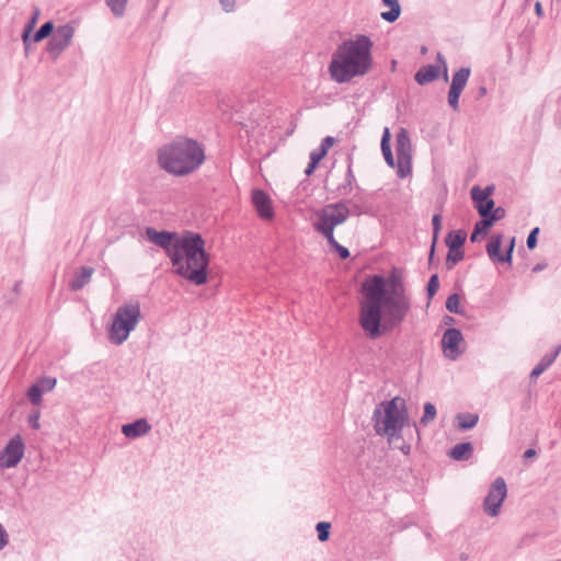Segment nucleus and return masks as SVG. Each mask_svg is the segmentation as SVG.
I'll use <instances>...</instances> for the list:
<instances>
[{
  "label": "nucleus",
  "instance_id": "7ed1b4c3",
  "mask_svg": "<svg viewBox=\"0 0 561 561\" xmlns=\"http://www.w3.org/2000/svg\"><path fill=\"white\" fill-rule=\"evenodd\" d=\"M209 254L202 236L193 231L178 234V275L196 286L208 279Z\"/></svg>",
  "mask_w": 561,
  "mask_h": 561
},
{
  "label": "nucleus",
  "instance_id": "e433bc0d",
  "mask_svg": "<svg viewBox=\"0 0 561 561\" xmlns=\"http://www.w3.org/2000/svg\"><path fill=\"white\" fill-rule=\"evenodd\" d=\"M494 224L491 221V219L485 216V217H481V220L477 221L476 225H474V228L476 229V233H483V234H486L489 229L493 226Z\"/></svg>",
  "mask_w": 561,
  "mask_h": 561
},
{
  "label": "nucleus",
  "instance_id": "393cba45",
  "mask_svg": "<svg viewBox=\"0 0 561 561\" xmlns=\"http://www.w3.org/2000/svg\"><path fill=\"white\" fill-rule=\"evenodd\" d=\"M382 4L385 7H389L390 10L382 12L380 14L381 19L389 23L397 21L401 14V7L399 4V0H382Z\"/></svg>",
  "mask_w": 561,
  "mask_h": 561
},
{
  "label": "nucleus",
  "instance_id": "c756f323",
  "mask_svg": "<svg viewBox=\"0 0 561 561\" xmlns=\"http://www.w3.org/2000/svg\"><path fill=\"white\" fill-rule=\"evenodd\" d=\"M432 226H433V243L430 251V261L433 259L434 251H435V243L438 239V234L442 230V216L440 214H435L432 218Z\"/></svg>",
  "mask_w": 561,
  "mask_h": 561
},
{
  "label": "nucleus",
  "instance_id": "f8f14e48",
  "mask_svg": "<svg viewBox=\"0 0 561 561\" xmlns=\"http://www.w3.org/2000/svg\"><path fill=\"white\" fill-rule=\"evenodd\" d=\"M436 61V65L423 66L415 72L414 79L419 84L424 85L436 80L439 77L440 70H443L444 80L448 81V68L442 53H437Z\"/></svg>",
  "mask_w": 561,
  "mask_h": 561
},
{
  "label": "nucleus",
  "instance_id": "864d4df0",
  "mask_svg": "<svg viewBox=\"0 0 561 561\" xmlns=\"http://www.w3.org/2000/svg\"><path fill=\"white\" fill-rule=\"evenodd\" d=\"M535 11H536L537 15H539V16H541V15H542V13H543V11H542V5H541V3H540V2H538V1H537V2H536V4H535Z\"/></svg>",
  "mask_w": 561,
  "mask_h": 561
},
{
  "label": "nucleus",
  "instance_id": "4468645a",
  "mask_svg": "<svg viewBox=\"0 0 561 561\" xmlns=\"http://www.w3.org/2000/svg\"><path fill=\"white\" fill-rule=\"evenodd\" d=\"M463 343V336L459 329H447L442 337V348L445 357L456 360L463 352L460 347Z\"/></svg>",
  "mask_w": 561,
  "mask_h": 561
},
{
  "label": "nucleus",
  "instance_id": "39448f33",
  "mask_svg": "<svg viewBox=\"0 0 561 561\" xmlns=\"http://www.w3.org/2000/svg\"><path fill=\"white\" fill-rule=\"evenodd\" d=\"M350 208L346 203L341 201L333 204H328L316 213V221L313 222L314 230L322 234L331 250L335 252L342 260L350 257L351 253L347 248L340 244L334 238V229L336 226L342 225L350 217Z\"/></svg>",
  "mask_w": 561,
  "mask_h": 561
},
{
  "label": "nucleus",
  "instance_id": "473e14b6",
  "mask_svg": "<svg viewBox=\"0 0 561 561\" xmlns=\"http://www.w3.org/2000/svg\"><path fill=\"white\" fill-rule=\"evenodd\" d=\"M463 259V251L460 249H448L447 257H446V268L453 270L454 266L462 261Z\"/></svg>",
  "mask_w": 561,
  "mask_h": 561
},
{
  "label": "nucleus",
  "instance_id": "5fc2aeb1",
  "mask_svg": "<svg viewBox=\"0 0 561 561\" xmlns=\"http://www.w3.org/2000/svg\"><path fill=\"white\" fill-rule=\"evenodd\" d=\"M480 233H476V229H473V231L471 232V236H470V241L471 242H477L478 241V236Z\"/></svg>",
  "mask_w": 561,
  "mask_h": 561
},
{
  "label": "nucleus",
  "instance_id": "37998d69",
  "mask_svg": "<svg viewBox=\"0 0 561 561\" xmlns=\"http://www.w3.org/2000/svg\"><path fill=\"white\" fill-rule=\"evenodd\" d=\"M33 30H31L30 27H25L24 26V30L22 32V42H23V45H24V50H25V54L27 55V45L31 44V42H33L31 39V33H32Z\"/></svg>",
  "mask_w": 561,
  "mask_h": 561
},
{
  "label": "nucleus",
  "instance_id": "bb28decb",
  "mask_svg": "<svg viewBox=\"0 0 561 561\" xmlns=\"http://www.w3.org/2000/svg\"><path fill=\"white\" fill-rule=\"evenodd\" d=\"M355 183H356V179H355V175L352 170V162L350 161L347 170H346V174H345V181L343 184H341L337 187L339 193L341 195H346V194L351 193Z\"/></svg>",
  "mask_w": 561,
  "mask_h": 561
},
{
  "label": "nucleus",
  "instance_id": "a878e982",
  "mask_svg": "<svg viewBox=\"0 0 561 561\" xmlns=\"http://www.w3.org/2000/svg\"><path fill=\"white\" fill-rule=\"evenodd\" d=\"M466 238L465 231H450L446 237V245L448 249H460L466 242Z\"/></svg>",
  "mask_w": 561,
  "mask_h": 561
},
{
  "label": "nucleus",
  "instance_id": "cd10ccee",
  "mask_svg": "<svg viewBox=\"0 0 561 561\" xmlns=\"http://www.w3.org/2000/svg\"><path fill=\"white\" fill-rule=\"evenodd\" d=\"M457 419L459 421L458 426L460 430H471L479 421L478 414L473 413H460L457 415Z\"/></svg>",
  "mask_w": 561,
  "mask_h": 561
},
{
  "label": "nucleus",
  "instance_id": "4c0bfd02",
  "mask_svg": "<svg viewBox=\"0 0 561 561\" xmlns=\"http://www.w3.org/2000/svg\"><path fill=\"white\" fill-rule=\"evenodd\" d=\"M439 288V279L437 274H433L427 283V296L433 298Z\"/></svg>",
  "mask_w": 561,
  "mask_h": 561
},
{
  "label": "nucleus",
  "instance_id": "72a5a7b5",
  "mask_svg": "<svg viewBox=\"0 0 561 561\" xmlns=\"http://www.w3.org/2000/svg\"><path fill=\"white\" fill-rule=\"evenodd\" d=\"M437 411L433 403L425 402L424 403V412L422 417L420 419V424L423 426H427L430 422H432L436 417Z\"/></svg>",
  "mask_w": 561,
  "mask_h": 561
},
{
  "label": "nucleus",
  "instance_id": "a19ab883",
  "mask_svg": "<svg viewBox=\"0 0 561 561\" xmlns=\"http://www.w3.org/2000/svg\"><path fill=\"white\" fill-rule=\"evenodd\" d=\"M505 216V209L503 207H494L488 217L491 219L493 224H495L497 220H501Z\"/></svg>",
  "mask_w": 561,
  "mask_h": 561
},
{
  "label": "nucleus",
  "instance_id": "3c124183",
  "mask_svg": "<svg viewBox=\"0 0 561 561\" xmlns=\"http://www.w3.org/2000/svg\"><path fill=\"white\" fill-rule=\"evenodd\" d=\"M547 267V263H537L533 268V273H539L541 271H543L545 268Z\"/></svg>",
  "mask_w": 561,
  "mask_h": 561
},
{
  "label": "nucleus",
  "instance_id": "ea45409f",
  "mask_svg": "<svg viewBox=\"0 0 561 561\" xmlns=\"http://www.w3.org/2000/svg\"><path fill=\"white\" fill-rule=\"evenodd\" d=\"M39 416H41V413L38 410H35L33 411L32 413H30L28 417H27V422H28V425L33 428V430H38L41 427V424H39Z\"/></svg>",
  "mask_w": 561,
  "mask_h": 561
},
{
  "label": "nucleus",
  "instance_id": "7c9ffc66",
  "mask_svg": "<svg viewBox=\"0 0 561 561\" xmlns=\"http://www.w3.org/2000/svg\"><path fill=\"white\" fill-rule=\"evenodd\" d=\"M55 25L51 21L45 22L33 35L32 41L38 43L48 37L54 32Z\"/></svg>",
  "mask_w": 561,
  "mask_h": 561
},
{
  "label": "nucleus",
  "instance_id": "4be33fe9",
  "mask_svg": "<svg viewBox=\"0 0 561 561\" xmlns=\"http://www.w3.org/2000/svg\"><path fill=\"white\" fill-rule=\"evenodd\" d=\"M94 270L89 266L81 267L80 272L69 283V288L72 291H78L88 285L92 278Z\"/></svg>",
  "mask_w": 561,
  "mask_h": 561
},
{
  "label": "nucleus",
  "instance_id": "13d9d810",
  "mask_svg": "<svg viewBox=\"0 0 561 561\" xmlns=\"http://www.w3.org/2000/svg\"><path fill=\"white\" fill-rule=\"evenodd\" d=\"M363 211L359 209L358 206H354V214L355 215H360Z\"/></svg>",
  "mask_w": 561,
  "mask_h": 561
},
{
  "label": "nucleus",
  "instance_id": "6e6552de",
  "mask_svg": "<svg viewBox=\"0 0 561 561\" xmlns=\"http://www.w3.org/2000/svg\"><path fill=\"white\" fill-rule=\"evenodd\" d=\"M411 139L407 129L401 128L396 136L397 174L407 178L412 170Z\"/></svg>",
  "mask_w": 561,
  "mask_h": 561
},
{
  "label": "nucleus",
  "instance_id": "8fccbe9b",
  "mask_svg": "<svg viewBox=\"0 0 561 561\" xmlns=\"http://www.w3.org/2000/svg\"><path fill=\"white\" fill-rule=\"evenodd\" d=\"M317 165H318V163L310 159V161L305 170V173L307 175H311L313 173L314 169L317 168Z\"/></svg>",
  "mask_w": 561,
  "mask_h": 561
},
{
  "label": "nucleus",
  "instance_id": "c9c22d12",
  "mask_svg": "<svg viewBox=\"0 0 561 561\" xmlns=\"http://www.w3.org/2000/svg\"><path fill=\"white\" fill-rule=\"evenodd\" d=\"M330 528H331V524L328 523V522H319L316 525V530L318 533L319 541L324 542V541H327L329 539V537H330Z\"/></svg>",
  "mask_w": 561,
  "mask_h": 561
},
{
  "label": "nucleus",
  "instance_id": "6ab92c4d",
  "mask_svg": "<svg viewBox=\"0 0 561 561\" xmlns=\"http://www.w3.org/2000/svg\"><path fill=\"white\" fill-rule=\"evenodd\" d=\"M159 167L170 174H175V144L170 142L158 150Z\"/></svg>",
  "mask_w": 561,
  "mask_h": 561
},
{
  "label": "nucleus",
  "instance_id": "aec40b11",
  "mask_svg": "<svg viewBox=\"0 0 561 561\" xmlns=\"http://www.w3.org/2000/svg\"><path fill=\"white\" fill-rule=\"evenodd\" d=\"M151 430V425L146 419H138L131 423L122 426V433L129 439H136L147 435Z\"/></svg>",
  "mask_w": 561,
  "mask_h": 561
},
{
  "label": "nucleus",
  "instance_id": "a211bd4d",
  "mask_svg": "<svg viewBox=\"0 0 561 561\" xmlns=\"http://www.w3.org/2000/svg\"><path fill=\"white\" fill-rule=\"evenodd\" d=\"M252 203L261 218L272 219L274 217L272 201L263 190L255 188L252 191Z\"/></svg>",
  "mask_w": 561,
  "mask_h": 561
},
{
  "label": "nucleus",
  "instance_id": "0eeeda50",
  "mask_svg": "<svg viewBox=\"0 0 561 561\" xmlns=\"http://www.w3.org/2000/svg\"><path fill=\"white\" fill-rule=\"evenodd\" d=\"M140 319V309L138 305H124L119 307L108 329V340L115 345L124 343L129 333L136 328Z\"/></svg>",
  "mask_w": 561,
  "mask_h": 561
},
{
  "label": "nucleus",
  "instance_id": "c03bdc74",
  "mask_svg": "<svg viewBox=\"0 0 561 561\" xmlns=\"http://www.w3.org/2000/svg\"><path fill=\"white\" fill-rule=\"evenodd\" d=\"M56 386V379L55 378H44L41 380L39 387L43 388V391H49L54 389Z\"/></svg>",
  "mask_w": 561,
  "mask_h": 561
},
{
  "label": "nucleus",
  "instance_id": "9d476101",
  "mask_svg": "<svg viewBox=\"0 0 561 561\" xmlns=\"http://www.w3.org/2000/svg\"><path fill=\"white\" fill-rule=\"evenodd\" d=\"M506 494L507 488L504 479L501 477L496 478L491 484L489 492L483 501L484 512L491 517L497 516Z\"/></svg>",
  "mask_w": 561,
  "mask_h": 561
},
{
  "label": "nucleus",
  "instance_id": "20e7f679",
  "mask_svg": "<svg viewBox=\"0 0 561 561\" xmlns=\"http://www.w3.org/2000/svg\"><path fill=\"white\" fill-rule=\"evenodd\" d=\"M405 400L394 397L389 401L380 402L374 410L371 422L377 435L386 436L389 442L399 438L408 422Z\"/></svg>",
  "mask_w": 561,
  "mask_h": 561
},
{
  "label": "nucleus",
  "instance_id": "5701e85b",
  "mask_svg": "<svg viewBox=\"0 0 561 561\" xmlns=\"http://www.w3.org/2000/svg\"><path fill=\"white\" fill-rule=\"evenodd\" d=\"M390 131H389V128L386 127L383 129V134H382V137H381V151H382V156L385 158V161L387 162V164L390 167V168H394L397 165V162L394 161V158H393V154H392V151H391V147H390Z\"/></svg>",
  "mask_w": 561,
  "mask_h": 561
},
{
  "label": "nucleus",
  "instance_id": "603ef678",
  "mask_svg": "<svg viewBox=\"0 0 561 561\" xmlns=\"http://www.w3.org/2000/svg\"><path fill=\"white\" fill-rule=\"evenodd\" d=\"M536 456V450L533 449V448H529L527 449L525 453H524V457L525 458H531V457H535Z\"/></svg>",
  "mask_w": 561,
  "mask_h": 561
},
{
  "label": "nucleus",
  "instance_id": "423d86ee",
  "mask_svg": "<svg viewBox=\"0 0 561 561\" xmlns=\"http://www.w3.org/2000/svg\"><path fill=\"white\" fill-rule=\"evenodd\" d=\"M206 160L204 146L196 139L178 136V176L196 171Z\"/></svg>",
  "mask_w": 561,
  "mask_h": 561
},
{
  "label": "nucleus",
  "instance_id": "9b49d317",
  "mask_svg": "<svg viewBox=\"0 0 561 561\" xmlns=\"http://www.w3.org/2000/svg\"><path fill=\"white\" fill-rule=\"evenodd\" d=\"M73 35L75 27L69 23L60 25L56 28L46 45V50L54 60H56L69 46Z\"/></svg>",
  "mask_w": 561,
  "mask_h": 561
},
{
  "label": "nucleus",
  "instance_id": "de8ad7c7",
  "mask_svg": "<svg viewBox=\"0 0 561 561\" xmlns=\"http://www.w3.org/2000/svg\"><path fill=\"white\" fill-rule=\"evenodd\" d=\"M39 14H41L39 9L35 8L33 11V14H32L30 21L27 22V24L25 25V27H30L31 30H33L35 24L37 23Z\"/></svg>",
  "mask_w": 561,
  "mask_h": 561
},
{
  "label": "nucleus",
  "instance_id": "dca6fc26",
  "mask_svg": "<svg viewBox=\"0 0 561 561\" xmlns=\"http://www.w3.org/2000/svg\"><path fill=\"white\" fill-rule=\"evenodd\" d=\"M147 239L156 245L164 249L170 257L172 266H175V232L157 231L154 228H146Z\"/></svg>",
  "mask_w": 561,
  "mask_h": 561
},
{
  "label": "nucleus",
  "instance_id": "6e6d98bb",
  "mask_svg": "<svg viewBox=\"0 0 561 561\" xmlns=\"http://www.w3.org/2000/svg\"><path fill=\"white\" fill-rule=\"evenodd\" d=\"M486 88L484 85L479 88V96L482 98L486 94Z\"/></svg>",
  "mask_w": 561,
  "mask_h": 561
},
{
  "label": "nucleus",
  "instance_id": "4d7b16f0",
  "mask_svg": "<svg viewBox=\"0 0 561 561\" xmlns=\"http://www.w3.org/2000/svg\"><path fill=\"white\" fill-rule=\"evenodd\" d=\"M556 123L558 126H561V113H559L557 116H556Z\"/></svg>",
  "mask_w": 561,
  "mask_h": 561
},
{
  "label": "nucleus",
  "instance_id": "79ce46f5",
  "mask_svg": "<svg viewBox=\"0 0 561 561\" xmlns=\"http://www.w3.org/2000/svg\"><path fill=\"white\" fill-rule=\"evenodd\" d=\"M327 151L324 148H320V146L312 150L310 152V159L313 160L314 162L319 163L325 156H327Z\"/></svg>",
  "mask_w": 561,
  "mask_h": 561
},
{
  "label": "nucleus",
  "instance_id": "f3484780",
  "mask_svg": "<svg viewBox=\"0 0 561 561\" xmlns=\"http://www.w3.org/2000/svg\"><path fill=\"white\" fill-rule=\"evenodd\" d=\"M503 236L501 233L493 234L486 244V253L493 263H508L513 261V252L515 247V238H511L508 248L505 253H501Z\"/></svg>",
  "mask_w": 561,
  "mask_h": 561
},
{
  "label": "nucleus",
  "instance_id": "1a4fd4ad",
  "mask_svg": "<svg viewBox=\"0 0 561 561\" xmlns=\"http://www.w3.org/2000/svg\"><path fill=\"white\" fill-rule=\"evenodd\" d=\"M25 454V443L20 434L12 436L0 451V468H15Z\"/></svg>",
  "mask_w": 561,
  "mask_h": 561
},
{
  "label": "nucleus",
  "instance_id": "b1692460",
  "mask_svg": "<svg viewBox=\"0 0 561 561\" xmlns=\"http://www.w3.org/2000/svg\"><path fill=\"white\" fill-rule=\"evenodd\" d=\"M473 451V446L471 443H458L450 450L449 456L454 460H465L468 459Z\"/></svg>",
  "mask_w": 561,
  "mask_h": 561
},
{
  "label": "nucleus",
  "instance_id": "49530a36",
  "mask_svg": "<svg viewBox=\"0 0 561 561\" xmlns=\"http://www.w3.org/2000/svg\"><path fill=\"white\" fill-rule=\"evenodd\" d=\"M9 543V535L4 527L0 524V550Z\"/></svg>",
  "mask_w": 561,
  "mask_h": 561
},
{
  "label": "nucleus",
  "instance_id": "09e8293b",
  "mask_svg": "<svg viewBox=\"0 0 561 561\" xmlns=\"http://www.w3.org/2000/svg\"><path fill=\"white\" fill-rule=\"evenodd\" d=\"M335 142V138L332 137V136H327L322 139L321 144H320V148H324L325 151L328 152L329 149L334 145Z\"/></svg>",
  "mask_w": 561,
  "mask_h": 561
},
{
  "label": "nucleus",
  "instance_id": "2f4dec72",
  "mask_svg": "<svg viewBox=\"0 0 561 561\" xmlns=\"http://www.w3.org/2000/svg\"><path fill=\"white\" fill-rule=\"evenodd\" d=\"M446 309L456 314H463V309L460 307V296L458 294H451L447 297Z\"/></svg>",
  "mask_w": 561,
  "mask_h": 561
},
{
  "label": "nucleus",
  "instance_id": "f257e3e1",
  "mask_svg": "<svg viewBox=\"0 0 561 561\" xmlns=\"http://www.w3.org/2000/svg\"><path fill=\"white\" fill-rule=\"evenodd\" d=\"M362 291L359 324L371 340L379 337L382 331L398 328L411 311V297L396 271L387 278L379 274L367 277Z\"/></svg>",
  "mask_w": 561,
  "mask_h": 561
},
{
  "label": "nucleus",
  "instance_id": "f704fd0d",
  "mask_svg": "<svg viewBox=\"0 0 561 561\" xmlns=\"http://www.w3.org/2000/svg\"><path fill=\"white\" fill-rule=\"evenodd\" d=\"M43 392V388L38 383H34L30 387L27 397L33 404L38 405L42 402Z\"/></svg>",
  "mask_w": 561,
  "mask_h": 561
},
{
  "label": "nucleus",
  "instance_id": "c85d7f7f",
  "mask_svg": "<svg viewBox=\"0 0 561 561\" xmlns=\"http://www.w3.org/2000/svg\"><path fill=\"white\" fill-rule=\"evenodd\" d=\"M128 0H105V4L115 18H123Z\"/></svg>",
  "mask_w": 561,
  "mask_h": 561
},
{
  "label": "nucleus",
  "instance_id": "f03ea898",
  "mask_svg": "<svg viewBox=\"0 0 561 561\" xmlns=\"http://www.w3.org/2000/svg\"><path fill=\"white\" fill-rule=\"evenodd\" d=\"M374 43L367 35L356 34L343 41L329 64V73L336 83H348L354 78L366 76L374 66Z\"/></svg>",
  "mask_w": 561,
  "mask_h": 561
},
{
  "label": "nucleus",
  "instance_id": "a18cd8bd",
  "mask_svg": "<svg viewBox=\"0 0 561 561\" xmlns=\"http://www.w3.org/2000/svg\"><path fill=\"white\" fill-rule=\"evenodd\" d=\"M225 12L230 13L236 9V0H219Z\"/></svg>",
  "mask_w": 561,
  "mask_h": 561
},
{
  "label": "nucleus",
  "instance_id": "412c9836",
  "mask_svg": "<svg viewBox=\"0 0 561 561\" xmlns=\"http://www.w3.org/2000/svg\"><path fill=\"white\" fill-rule=\"evenodd\" d=\"M561 353V345H558L551 353L545 354L539 363L533 368L530 378H538L543 371H546L557 359Z\"/></svg>",
  "mask_w": 561,
  "mask_h": 561
},
{
  "label": "nucleus",
  "instance_id": "ddd939ff",
  "mask_svg": "<svg viewBox=\"0 0 561 561\" xmlns=\"http://www.w3.org/2000/svg\"><path fill=\"white\" fill-rule=\"evenodd\" d=\"M470 75L471 69L469 67H461L453 75L448 91V104L454 111L459 108V98L468 83Z\"/></svg>",
  "mask_w": 561,
  "mask_h": 561
},
{
  "label": "nucleus",
  "instance_id": "58836bf2",
  "mask_svg": "<svg viewBox=\"0 0 561 561\" xmlns=\"http://www.w3.org/2000/svg\"><path fill=\"white\" fill-rule=\"evenodd\" d=\"M539 231H540V230H539V228H538V227H536V228H534V229L529 232V234H528V237H527V241H526L527 248H528L529 250H533V249H535V248H536V245H537V237H538Z\"/></svg>",
  "mask_w": 561,
  "mask_h": 561
},
{
  "label": "nucleus",
  "instance_id": "2eb2a0df",
  "mask_svg": "<svg viewBox=\"0 0 561 561\" xmlns=\"http://www.w3.org/2000/svg\"><path fill=\"white\" fill-rule=\"evenodd\" d=\"M494 193V185H488L481 188L474 185L470 190L471 198L474 203V207L481 217L490 215V211L494 208L495 203L491 198Z\"/></svg>",
  "mask_w": 561,
  "mask_h": 561
}]
</instances>
